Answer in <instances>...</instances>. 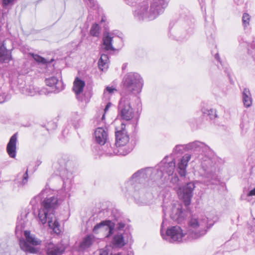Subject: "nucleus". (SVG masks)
Returning a JSON list of instances; mask_svg holds the SVG:
<instances>
[{
	"label": "nucleus",
	"instance_id": "ea45409f",
	"mask_svg": "<svg viewBox=\"0 0 255 255\" xmlns=\"http://www.w3.org/2000/svg\"><path fill=\"white\" fill-rule=\"evenodd\" d=\"M15 0H2V6L4 7L13 4Z\"/></svg>",
	"mask_w": 255,
	"mask_h": 255
},
{
	"label": "nucleus",
	"instance_id": "79ce46f5",
	"mask_svg": "<svg viewBox=\"0 0 255 255\" xmlns=\"http://www.w3.org/2000/svg\"><path fill=\"white\" fill-rule=\"evenodd\" d=\"M126 3L131 6H133L136 5L137 1L139 0H124Z\"/></svg>",
	"mask_w": 255,
	"mask_h": 255
},
{
	"label": "nucleus",
	"instance_id": "de8ad7c7",
	"mask_svg": "<svg viewBox=\"0 0 255 255\" xmlns=\"http://www.w3.org/2000/svg\"><path fill=\"white\" fill-rule=\"evenodd\" d=\"M100 255H109V252L106 249H102L100 250Z\"/></svg>",
	"mask_w": 255,
	"mask_h": 255
},
{
	"label": "nucleus",
	"instance_id": "13d9d810",
	"mask_svg": "<svg viewBox=\"0 0 255 255\" xmlns=\"http://www.w3.org/2000/svg\"><path fill=\"white\" fill-rule=\"evenodd\" d=\"M104 117H105V115L104 114V115H103L102 119H103V118H104Z\"/></svg>",
	"mask_w": 255,
	"mask_h": 255
},
{
	"label": "nucleus",
	"instance_id": "9d476101",
	"mask_svg": "<svg viewBox=\"0 0 255 255\" xmlns=\"http://www.w3.org/2000/svg\"><path fill=\"white\" fill-rule=\"evenodd\" d=\"M151 173V169L150 168L141 169L132 175L129 183L132 185L136 184H141L148 178Z\"/></svg>",
	"mask_w": 255,
	"mask_h": 255
},
{
	"label": "nucleus",
	"instance_id": "423d86ee",
	"mask_svg": "<svg viewBox=\"0 0 255 255\" xmlns=\"http://www.w3.org/2000/svg\"><path fill=\"white\" fill-rule=\"evenodd\" d=\"M179 182V179L176 175L173 176L170 180L171 183L175 185L174 189L176 190L179 197L183 200L184 205L187 206L191 203L193 191L195 187V184L193 182H190L181 187Z\"/></svg>",
	"mask_w": 255,
	"mask_h": 255
},
{
	"label": "nucleus",
	"instance_id": "864d4df0",
	"mask_svg": "<svg viewBox=\"0 0 255 255\" xmlns=\"http://www.w3.org/2000/svg\"><path fill=\"white\" fill-rule=\"evenodd\" d=\"M111 104L110 103H109L107 104L105 109H104V111H105V112L106 113L109 109V108L111 106Z\"/></svg>",
	"mask_w": 255,
	"mask_h": 255
},
{
	"label": "nucleus",
	"instance_id": "ddd939ff",
	"mask_svg": "<svg viewBox=\"0 0 255 255\" xmlns=\"http://www.w3.org/2000/svg\"><path fill=\"white\" fill-rule=\"evenodd\" d=\"M61 168L60 169V175L62 177L63 181V189L58 191V194L63 192V190H66V184L67 182H71L72 178V172L71 170H68L67 167H74V165L71 161H67L63 165H60Z\"/></svg>",
	"mask_w": 255,
	"mask_h": 255
},
{
	"label": "nucleus",
	"instance_id": "a19ab883",
	"mask_svg": "<svg viewBox=\"0 0 255 255\" xmlns=\"http://www.w3.org/2000/svg\"><path fill=\"white\" fill-rule=\"evenodd\" d=\"M117 91V89L113 87L107 86L104 91V94H106V92H108L109 94H112L115 91Z\"/></svg>",
	"mask_w": 255,
	"mask_h": 255
},
{
	"label": "nucleus",
	"instance_id": "b1692460",
	"mask_svg": "<svg viewBox=\"0 0 255 255\" xmlns=\"http://www.w3.org/2000/svg\"><path fill=\"white\" fill-rule=\"evenodd\" d=\"M85 86V82L77 77L73 83V90L77 96L83 91Z\"/></svg>",
	"mask_w": 255,
	"mask_h": 255
},
{
	"label": "nucleus",
	"instance_id": "6e6d98bb",
	"mask_svg": "<svg viewBox=\"0 0 255 255\" xmlns=\"http://www.w3.org/2000/svg\"><path fill=\"white\" fill-rule=\"evenodd\" d=\"M126 67V65H124L122 67V69L124 70Z\"/></svg>",
	"mask_w": 255,
	"mask_h": 255
},
{
	"label": "nucleus",
	"instance_id": "09e8293b",
	"mask_svg": "<svg viewBox=\"0 0 255 255\" xmlns=\"http://www.w3.org/2000/svg\"><path fill=\"white\" fill-rule=\"evenodd\" d=\"M101 222H105L104 223V224H105V225H104L105 227H103L101 228V232L105 231L104 228H105L106 227V225H107L106 224L107 223H110V220H104V221H102Z\"/></svg>",
	"mask_w": 255,
	"mask_h": 255
},
{
	"label": "nucleus",
	"instance_id": "f03ea898",
	"mask_svg": "<svg viewBox=\"0 0 255 255\" xmlns=\"http://www.w3.org/2000/svg\"><path fill=\"white\" fill-rule=\"evenodd\" d=\"M166 222L164 218L161 225L160 234L164 240L170 243L183 242L186 240L184 239L185 235L187 236L189 241L199 239L205 235L208 230L213 226L212 224H208L207 218H199L194 215L188 221L187 231L184 234L179 226L165 228Z\"/></svg>",
	"mask_w": 255,
	"mask_h": 255
},
{
	"label": "nucleus",
	"instance_id": "58836bf2",
	"mask_svg": "<svg viewBox=\"0 0 255 255\" xmlns=\"http://www.w3.org/2000/svg\"><path fill=\"white\" fill-rule=\"evenodd\" d=\"M46 190H43L40 193V195L37 196H36L34 198H33L30 201V204L32 205V206H35L36 204V203H37V200H39L40 199V196L43 195L45 193V192H46Z\"/></svg>",
	"mask_w": 255,
	"mask_h": 255
},
{
	"label": "nucleus",
	"instance_id": "e433bc0d",
	"mask_svg": "<svg viewBox=\"0 0 255 255\" xmlns=\"http://www.w3.org/2000/svg\"><path fill=\"white\" fill-rule=\"evenodd\" d=\"M111 216L115 221H119L121 217V214L118 210L115 209L112 211Z\"/></svg>",
	"mask_w": 255,
	"mask_h": 255
},
{
	"label": "nucleus",
	"instance_id": "49530a36",
	"mask_svg": "<svg viewBox=\"0 0 255 255\" xmlns=\"http://www.w3.org/2000/svg\"><path fill=\"white\" fill-rule=\"evenodd\" d=\"M0 89H6L5 85H4L3 79L0 75Z\"/></svg>",
	"mask_w": 255,
	"mask_h": 255
},
{
	"label": "nucleus",
	"instance_id": "a878e982",
	"mask_svg": "<svg viewBox=\"0 0 255 255\" xmlns=\"http://www.w3.org/2000/svg\"><path fill=\"white\" fill-rule=\"evenodd\" d=\"M113 243L116 247H122L125 246L124 238L122 234L115 235L113 240Z\"/></svg>",
	"mask_w": 255,
	"mask_h": 255
},
{
	"label": "nucleus",
	"instance_id": "4d7b16f0",
	"mask_svg": "<svg viewBox=\"0 0 255 255\" xmlns=\"http://www.w3.org/2000/svg\"><path fill=\"white\" fill-rule=\"evenodd\" d=\"M163 212L164 216H165V209H163Z\"/></svg>",
	"mask_w": 255,
	"mask_h": 255
},
{
	"label": "nucleus",
	"instance_id": "72a5a7b5",
	"mask_svg": "<svg viewBox=\"0 0 255 255\" xmlns=\"http://www.w3.org/2000/svg\"><path fill=\"white\" fill-rule=\"evenodd\" d=\"M169 34L171 38L177 40H179L184 38L179 32L175 31L174 29L173 30H170Z\"/></svg>",
	"mask_w": 255,
	"mask_h": 255
},
{
	"label": "nucleus",
	"instance_id": "0eeeda50",
	"mask_svg": "<svg viewBox=\"0 0 255 255\" xmlns=\"http://www.w3.org/2000/svg\"><path fill=\"white\" fill-rule=\"evenodd\" d=\"M122 84L127 92L139 93L143 85V80L138 73L128 72L124 76Z\"/></svg>",
	"mask_w": 255,
	"mask_h": 255
},
{
	"label": "nucleus",
	"instance_id": "2f4dec72",
	"mask_svg": "<svg viewBox=\"0 0 255 255\" xmlns=\"http://www.w3.org/2000/svg\"><path fill=\"white\" fill-rule=\"evenodd\" d=\"M90 34L95 37H98L100 34V27L97 23L94 24L90 29Z\"/></svg>",
	"mask_w": 255,
	"mask_h": 255
},
{
	"label": "nucleus",
	"instance_id": "c03bdc74",
	"mask_svg": "<svg viewBox=\"0 0 255 255\" xmlns=\"http://www.w3.org/2000/svg\"><path fill=\"white\" fill-rule=\"evenodd\" d=\"M118 222L117 228L119 230H122L125 227V224L122 222L121 219Z\"/></svg>",
	"mask_w": 255,
	"mask_h": 255
},
{
	"label": "nucleus",
	"instance_id": "393cba45",
	"mask_svg": "<svg viewBox=\"0 0 255 255\" xmlns=\"http://www.w3.org/2000/svg\"><path fill=\"white\" fill-rule=\"evenodd\" d=\"M109 57L107 54H103L98 62L99 68L103 71H106L109 67Z\"/></svg>",
	"mask_w": 255,
	"mask_h": 255
},
{
	"label": "nucleus",
	"instance_id": "473e14b6",
	"mask_svg": "<svg viewBox=\"0 0 255 255\" xmlns=\"http://www.w3.org/2000/svg\"><path fill=\"white\" fill-rule=\"evenodd\" d=\"M72 124L75 128H79L80 124V116L77 114L74 113L71 119Z\"/></svg>",
	"mask_w": 255,
	"mask_h": 255
},
{
	"label": "nucleus",
	"instance_id": "6e6552de",
	"mask_svg": "<svg viewBox=\"0 0 255 255\" xmlns=\"http://www.w3.org/2000/svg\"><path fill=\"white\" fill-rule=\"evenodd\" d=\"M119 116L125 121L131 120L134 116V112L130 106L128 97H123L121 99L118 106Z\"/></svg>",
	"mask_w": 255,
	"mask_h": 255
},
{
	"label": "nucleus",
	"instance_id": "4468645a",
	"mask_svg": "<svg viewBox=\"0 0 255 255\" xmlns=\"http://www.w3.org/2000/svg\"><path fill=\"white\" fill-rule=\"evenodd\" d=\"M114 33L107 31H105L103 33L102 38V46L104 50L106 51H114L115 48L113 46V42L114 39L119 40L122 41V39L119 37H115L114 36Z\"/></svg>",
	"mask_w": 255,
	"mask_h": 255
},
{
	"label": "nucleus",
	"instance_id": "c9c22d12",
	"mask_svg": "<svg viewBox=\"0 0 255 255\" xmlns=\"http://www.w3.org/2000/svg\"><path fill=\"white\" fill-rule=\"evenodd\" d=\"M31 55L34 60L39 63L45 64L47 63L46 59L37 54L32 53Z\"/></svg>",
	"mask_w": 255,
	"mask_h": 255
},
{
	"label": "nucleus",
	"instance_id": "37998d69",
	"mask_svg": "<svg viewBox=\"0 0 255 255\" xmlns=\"http://www.w3.org/2000/svg\"><path fill=\"white\" fill-rule=\"evenodd\" d=\"M28 170L26 171V172L23 175V179L22 183L23 184H25L27 183L28 181Z\"/></svg>",
	"mask_w": 255,
	"mask_h": 255
},
{
	"label": "nucleus",
	"instance_id": "2eb2a0df",
	"mask_svg": "<svg viewBox=\"0 0 255 255\" xmlns=\"http://www.w3.org/2000/svg\"><path fill=\"white\" fill-rule=\"evenodd\" d=\"M45 83L46 85L52 88L54 93H58L64 89L62 82L55 76L46 78Z\"/></svg>",
	"mask_w": 255,
	"mask_h": 255
},
{
	"label": "nucleus",
	"instance_id": "6ab92c4d",
	"mask_svg": "<svg viewBox=\"0 0 255 255\" xmlns=\"http://www.w3.org/2000/svg\"><path fill=\"white\" fill-rule=\"evenodd\" d=\"M11 60V52L6 48L3 43H0V63H8Z\"/></svg>",
	"mask_w": 255,
	"mask_h": 255
},
{
	"label": "nucleus",
	"instance_id": "20e7f679",
	"mask_svg": "<svg viewBox=\"0 0 255 255\" xmlns=\"http://www.w3.org/2000/svg\"><path fill=\"white\" fill-rule=\"evenodd\" d=\"M169 0H147L138 2L133 15L139 21L155 19L162 13L168 5Z\"/></svg>",
	"mask_w": 255,
	"mask_h": 255
},
{
	"label": "nucleus",
	"instance_id": "9b49d317",
	"mask_svg": "<svg viewBox=\"0 0 255 255\" xmlns=\"http://www.w3.org/2000/svg\"><path fill=\"white\" fill-rule=\"evenodd\" d=\"M133 196L135 203L140 206L149 205L152 199V195L150 193H146L143 189H135Z\"/></svg>",
	"mask_w": 255,
	"mask_h": 255
},
{
	"label": "nucleus",
	"instance_id": "c85d7f7f",
	"mask_svg": "<svg viewBox=\"0 0 255 255\" xmlns=\"http://www.w3.org/2000/svg\"><path fill=\"white\" fill-rule=\"evenodd\" d=\"M106 224L107 225L106 227L104 228V230L105 231H108L106 237L109 238L114 233L115 227V223L110 220V223H107Z\"/></svg>",
	"mask_w": 255,
	"mask_h": 255
},
{
	"label": "nucleus",
	"instance_id": "f8f14e48",
	"mask_svg": "<svg viewBox=\"0 0 255 255\" xmlns=\"http://www.w3.org/2000/svg\"><path fill=\"white\" fill-rule=\"evenodd\" d=\"M65 250V246L61 243L54 244L47 242L44 244V250L46 255H62Z\"/></svg>",
	"mask_w": 255,
	"mask_h": 255
},
{
	"label": "nucleus",
	"instance_id": "8fccbe9b",
	"mask_svg": "<svg viewBox=\"0 0 255 255\" xmlns=\"http://www.w3.org/2000/svg\"><path fill=\"white\" fill-rule=\"evenodd\" d=\"M255 196V188L248 193V197Z\"/></svg>",
	"mask_w": 255,
	"mask_h": 255
},
{
	"label": "nucleus",
	"instance_id": "f3484780",
	"mask_svg": "<svg viewBox=\"0 0 255 255\" xmlns=\"http://www.w3.org/2000/svg\"><path fill=\"white\" fill-rule=\"evenodd\" d=\"M96 141L100 145L106 143L108 139V133L106 128H98L95 131Z\"/></svg>",
	"mask_w": 255,
	"mask_h": 255
},
{
	"label": "nucleus",
	"instance_id": "aec40b11",
	"mask_svg": "<svg viewBox=\"0 0 255 255\" xmlns=\"http://www.w3.org/2000/svg\"><path fill=\"white\" fill-rule=\"evenodd\" d=\"M19 246L21 250L25 253L36 254L39 252V249L32 247L24 239L19 240Z\"/></svg>",
	"mask_w": 255,
	"mask_h": 255
},
{
	"label": "nucleus",
	"instance_id": "1a4fd4ad",
	"mask_svg": "<svg viewBox=\"0 0 255 255\" xmlns=\"http://www.w3.org/2000/svg\"><path fill=\"white\" fill-rule=\"evenodd\" d=\"M169 215L171 219L178 223H181L187 216L186 211L181 204L176 202L172 204Z\"/></svg>",
	"mask_w": 255,
	"mask_h": 255
},
{
	"label": "nucleus",
	"instance_id": "bb28decb",
	"mask_svg": "<svg viewBox=\"0 0 255 255\" xmlns=\"http://www.w3.org/2000/svg\"><path fill=\"white\" fill-rule=\"evenodd\" d=\"M93 239L91 235L86 236L81 243V248L85 249L89 248L93 244Z\"/></svg>",
	"mask_w": 255,
	"mask_h": 255
},
{
	"label": "nucleus",
	"instance_id": "c756f323",
	"mask_svg": "<svg viewBox=\"0 0 255 255\" xmlns=\"http://www.w3.org/2000/svg\"><path fill=\"white\" fill-rule=\"evenodd\" d=\"M6 91V89H0V104L4 103L10 98Z\"/></svg>",
	"mask_w": 255,
	"mask_h": 255
},
{
	"label": "nucleus",
	"instance_id": "4be33fe9",
	"mask_svg": "<svg viewBox=\"0 0 255 255\" xmlns=\"http://www.w3.org/2000/svg\"><path fill=\"white\" fill-rule=\"evenodd\" d=\"M24 235L25 238V241L28 244H31L34 246L40 245L42 244V241L36 237L34 234H31L29 231H25Z\"/></svg>",
	"mask_w": 255,
	"mask_h": 255
},
{
	"label": "nucleus",
	"instance_id": "7ed1b4c3",
	"mask_svg": "<svg viewBox=\"0 0 255 255\" xmlns=\"http://www.w3.org/2000/svg\"><path fill=\"white\" fill-rule=\"evenodd\" d=\"M67 194V192H64V195L59 198L55 196L45 198L41 202V208L39 210V221L42 224L48 222L49 227L57 234L60 232V225L55 215V211L59 205L60 202L66 196Z\"/></svg>",
	"mask_w": 255,
	"mask_h": 255
},
{
	"label": "nucleus",
	"instance_id": "5701e85b",
	"mask_svg": "<svg viewBox=\"0 0 255 255\" xmlns=\"http://www.w3.org/2000/svg\"><path fill=\"white\" fill-rule=\"evenodd\" d=\"M161 164H163V167H164V170L167 174L169 175L173 174L175 168V160L172 159L171 161L167 162L166 159L164 158Z\"/></svg>",
	"mask_w": 255,
	"mask_h": 255
},
{
	"label": "nucleus",
	"instance_id": "39448f33",
	"mask_svg": "<svg viewBox=\"0 0 255 255\" xmlns=\"http://www.w3.org/2000/svg\"><path fill=\"white\" fill-rule=\"evenodd\" d=\"M126 125L124 123L121 124L120 129L116 128L115 132L116 142L111 154L125 156L129 153L132 150V147L127 146L129 141V136L125 128Z\"/></svg>",
	"mask_w": 255,
	"mask_h": 255
},
{
	"label": "nucleus",
	"instance_id": "4c0bfd02",
	"mask_svg": "<svg viewBox=\"0 0 255 255\" xmlns=\"http://www.w3.org/2000/svg\"><path fill=\"white\" fill-rule=\"evenodd\" d=\"M105 222H100L98 224H97L93 229V232L94 234H98L99 233L101 232V229L103 227H105L104 224Z\"/></svg>",
	"mask_w": 255,
	"mask_h": 255
},
{
	"label": "nucleus",
	"instance_id": "412c9836",
	"mask_svg": "<svg viewBox=\"0 0 255 255\" xmlns=\"http://www.w3.org/2000/svg\"><path fill=\"white\" fill-rule=\"evenodd\" d=\"M242 101L246 108H249L252 105V94L248 88H244L242 92Z\"/></svg>",
	"mask_w": 255,
	"mask_h": 255
},
{
	"label": "nucleus",
	"instance_id": "f704fd0d",
	"mask_svg": "<svg viewBox=\"0 0 255 255\" xmlns=\"http://www.w3.org/2000/svg\"><path fill=\"white\" fill-rule=\"evenodd\" d=\"M251 16L248 13H244L242 16V23L245 28L247 27L250 24Z\"/></svg>",
	"mask_w": 255,
	"mask_h": 255
},
{
	"label": "nucleus",
	"instance_id": "f257e3e1",
	"mask_svg": "<svg viewBox=\"0 0 255 255\" xmlns=\"http://www.w3.org/2000/svg\"><path fill=\"white\" fill-rule=\"evenodd\" d=\"M184 151L192 153L191 156L197 158L201 164L204 176L207 178L209 184H214L217 179L216 159L213 151L204 142L199 140L186 144L176 145L173 149L174 154H182Z\"/></svg>",
	"mask_w": 255,
	"mask_h": 255
},
{
	"label": "nucleus",
	"instance_id": "cd10ccee",
	"mask_svg": "<svg viewBox=\"0 0 255 255\" xmlns=\"http://www.w3.org/2000/svg\"><path fill=\"white\" fill-rule=\"evenodd\" d=\"M202 112L204 116H208L211 120L217 117V112L215 109H204L202 110Z\"/></svg>",
	"mask_w": 255,
	"mask_h": 255
},
{
	"label": "nucleus",
	"instance_id": "a211bd4d",
	"mask_svg": "<svg viewBox=\"0 0 255 255\" xmlns=\"http://www.w3.org/2000/svg\"><path fill=\"white\" fill-rule=\"evenodd\" d=\"M17 138V133H15L10 138L7 144L6 151L11 158H14L16 156Z\"/></svg>",
	"mask_w": 255,
	"mask_h": 255
},
{
	"label": "nucleus",
	"instance_id": "5fc2aeb1",
	"mask_svg": "<svg viewBox=\"0 0 255 255\" xmlns=\"http://www.w3.org/2000/svg\"><path fill=\"white\" fill-rule=\"evenodd\" d=\"M251 196H250L249 197H248V194H247L246 197L245 198H244V196H242V198L244 199L245 200H246L248 202H250L251 201Z\"/></svg>",
	"mask_w": 255,
	"mask_h": 255
},
{
	"label": "nucleus",
	"instance_id": "a18cd8bd",
	"mask_svg": "<svg viewBox=\"0 0 255 255\" xmlns=\"http://www.w3.org/2000/svg\"><path fill=\"white\" fill-rule=\"evenodd\" d=\"M86 2H89L88 4L90 6H95L96 4V1L95 0H84Z\"/></svg>",
	"mask_w": 255,
	"mask_h": 255
},
{
	"label": "nucleus",
	"instance_id": "dca6fc26",
	"mask_svg": "<svg viewBox=\"0 0 255 255\" xmlns=\"http://www.w3.org/2000/svg\"><path fill=\"white\" fill-rule=\"evenodd\" d=\"M191 158V154L188 153L185 154L182 156L180 161L178 162L177 169L181 178L185 177L186 173V168Z\"/></svg>",
	"mask_w": 255,
	"mask_h": 255
},
{
	"label": "nucleus",
	"instance_id": "7c9ffc66",
	"mask_svg": "<svg viewBox=\"0 0 255 255\" xmlns=\"http://www.w3.org/2000/svg\"><path fill=\"white\" fill-rule=\"evenodd\" d=\"M22 93L27 96H33L36 94L37 90L32 86H29L28 87L24 88L22 90Z\"/></svg>",
	"mask_w": 255,
	"mask_h": 255
},
{
	"label": "nucleus",
	"instance_id": "3c124183",
	"mask_svg": "<svg viewBox=\"0 0 255 255\" xmlns=\"http://www.w3.org/2000/svg\"><path fill=\"white\" fill-rule=\"evenodd\" d=\"M42 163V161L40 160H37L35 162V166L36 167H38Z\"/></svg>",
	"mask_w": 255,
	"mask_h": 255
},
{
	"label": "nucleus",
	"instance_id": "603ef678",
	"mask_svg": "<svg viewBox=\"0 0 255 255\" xmlns=\"http://www.w3.org/2000/svg\"><path fill=\"white\" fill-rule=\"evenodd\" d=\"M215 58L220 63H221L220 58L218 53H216L215 55Z\"/></svg>",
	"mask_w": 255,
	"mask_h": 255
}]
</instances>
